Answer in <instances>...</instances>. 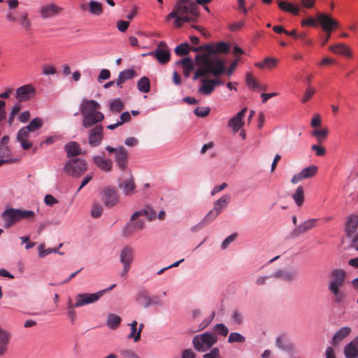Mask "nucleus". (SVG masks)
Listing matches in <instances>:
<instances>
[{"mask_svg":"<svg viewBox=\"0 0 358 358\" xmlns=\"http://www.w3.org/2000/svg\"><path fill=\"white\" fill-rule=\"evenodd\" d=\"M208 51L213 54L211 56L203 54L197 55L196 59L200 61V66L194 73L193 79L197 80L201 76H207L211 74L215 77L220 76L225 71V62L220 57L215 55L216 53H225L229 50V45L225 42H220L215 47L210 45H203L193 48L194 52Z\"/></svg>","mask_w":358,"mask_h":358,"instance_id":"obj_1","label":"nucleus"},{"mask_svg":"<svg viewBox=\"0 0 358 358\" xmlns=\"http://www.w3.org/2000/svg\"><path fill=\"white\" fill-rule=\"evenodd\" d=\"M210 0H178L173 10L167 15L166 20L175 19L176 27H180L185 22H196L199 18V13L196 3L203 5Z\"/></svg>","mask_w":358,"mask_h":358,"instance_id":"obj_2","label":"nucleus"},{"mask_svg":"<svg viewBox=\"0 0 358 358\" xmlns=\"http://www.w3.org/2000/svg\"><path fill=\"white\" fill-rule=\"evenodd\" d=\"M100 103L94 99H83L79 105V112L83 117L82 126L90 128L101 122L104 115L99 110Z\"/></svg>","mask_w":358,"mask_h":358,"instance_id":"obj_3","label":"nucleus"},{"mask_svg":"<svg viewBox=\"0 0 358 358\" xmlns=\"http://www.w3.org/2000/svg\"><path fill=\"white\" fill-rule=\"evenodd\" d=\"M231 200V196L229 194H224L214 203L213 209L210 210L208 214L197 224L192 227L191 231L196 232L205 227L208 224L217 218L220 213L224 210L229 205Z\"/></svg>","mask_w":358,"mask_h":358,"instance_id":"obj_4","label":"nucleus"},{"mask_svg":"<svg viewBox=\"0 0 358 358\" xmlns=\"http://www.w3.org/2000/svg\"><path fill=\"white\" fill-rule=\"evenodd\" d=\"M218 338L215 333L206 331L203 334L196 335L192 338L194 348L200 352L210 350L212 347L217 342Z\"/></svg>","mask_w":358,"mask_h":358,"instance_id":"obj_5","label":"nucleus"},{"mask_svg":"<svg viewBox=\"0 0 358 358\" xmlns=\"http://www.w3.org/2000/svg\"><path fill=\"white\" fill-rule=\"evenodd\" d=\"M115 284L110 285L108 288L99 290L94 293H80L76 296L74 307L79 308L86 305L92 304L98 301L103 294L115 287Z\"/></svg>","mask_w":358,"mask_h":358,"instance_id":"obj_6","label":"nucleus"},{"mask_svg":"<svg viewBox=\"0 0 358 358\" xmlns=\"http://www.w3.org/2000/svg\"><path fill=\"white\" fill-rule=\"evenodd\" d=\"M88 168L85 159L82 158H74L67 161L64 166V171L73 178L81 176Z\"/></svg>","mask_w":358,"mask_h":358,"instance_id":"obj_7","label":"nucleus"},{"mask_svg":"<svg viewBox=\"0 0 358 358\" xmlns=\"http://www.w3.org/2000/svg\"><path fill=\"white\" fill-rule=\"evenodd\" d=\"M105 150L108 152L109 154L114 153L115 161L116 166L122 171H124L127 168L129 153L128 151L123 147L119 146L117 148H113L110 145H106Z\"/></svg>","mask_w":358,"mask_h":358,"instance_id":"obj_8","label":"nucleus"},{"mask_svg":"<svg viewBox=\"0 0 358 358\" xmlns=\"http://www.w3.org/2000/svg\"><path fill=\"white\" fill-rule=\"evenodd\" d=\"M317 20L321 23L323 30L327 33V35L322 39V45H324L327 43L333 28L337 27L338 23L330 16L324 13L318 15Z\"/></svg>","mask_w":358,"mask_h":358,"instance_id":"obj_9","label":"nucleus"},{"mask_svg":"<svg viewBox=\"0 0 358 358\" xmlns=\"http://www.w3.org/2000/svg\"><path fill=\"white\" fill-rule=\"evenodd\" d=\"M101 194L103 202L106 207H113L120 202V196L115 187H106Z\"/></svg>","mask_w":358,"mask_h":358,"instance_id":"obj_10","label":"nucleus"},{"mask_svg":"<svg viewBox=\"0 0 358 358\" xmlns=\"http://www.w3.org/2000/svg\"><path fill=\"white\" fill-rule=\"evenodd\" d=\"M134 249L129 245H125L122 248L120 253V261L122 264L123 271L122 275H126L131 268V264L134 261Z\"/></svg>","mask_w":358,"mask_h":358,"instance_id":"obj_11","label":"nucleus"},{"mask_svg":"<svg viewBox=\"0 0 358 358\" xmlns=\"http://www.w3.org/2000/svg\"><path fill=\"white\" fill-rule=\"evenodd\" d=\"M145 227V222L144 220L139 217L130 220L122 229V236L129 237L136 231H142Z\"/></svg>","mask_w":358,"mask_h":358,"instance_id":"obj_12","label":"nucleus"},{"mask_svg":"<svg viewBox=\"0 0 358 358\" xmlns=\"http://www.w3.org/2000/svg\"><path fill=\"white\" fill-rule=\"evenodd\" d=\"M103 139V127L100 124H96L88 131V143L91 147H98Z\"/></svg>","mask_w":358,"mask_h":358,"instance_id":"obj_13","label":"nucleus"},{"mask_svg":"<svg viewBox=\"0 0 358 358\" xmlns=\"http://www.w3.org/2000/svg\"><path fill=\"white\" fill-rule=\"evenodd\" d=\"M92 162L98 169L103 172L108 173L113 170V161L105 157V153L103 151L100 152V155L92 156Z\"/></svg>","mask_w":358,"mask_h":358,"instance_id":"obj_14","label":"nucleus"},{"mask_svg":"<svg viewBox=\"0 0 358 358\" xmlns=\"http://www.w3.org/2000/svg\"><path fill=\"white\" fill-rule=\"evenodd\" d=\"M117 187L122 191L124 196H131L136 192L134 180L131 176L125 179H119Z\"/></svg>","mask_w":358,"mask_h":358,"instance_id":"obj_15","label":"nucleus"},{"mask_svg":"<svg viewBox=\"0 0 358 358\" xmlns=\"http://www.w3.org/2000/svg\"><path fill=\"white\" fill-rule=\"evenodd\" d=\"M147 55L155 56L162 64H166L170 60V53L164 42H160L154 51L150 52Z\"/></svg>","mask_w":358,"mask_h":358,"instance_id":"obj_16","label":"nucleus"},{"mask_svg":"<svg viewBox=\"0 0 358 358\" xmlns=\"http://www.w3.org/2000/svg\"><path fill=\"white\" fill-rule=\"evenodd\" d=\"M36 92V88L32 85H24L16 90L15 97L19 101L24 102L34 98Z\"/></svg>","mask_w":358,"mask_h":358,"instance_id":"obj_17","label":"nucleus"},{"mask_svg":"<svg viewBox=\"0 0 358 358\" xmlns=\"http://www.w3.org/2000/svg\"><path fill=\"white\" fill-rule=\"evenodd\" d=\"M275 344L280 350L283 352L293 353L294 351V345L287 334H282L278 336L275 338Z\"/></svg>","mask_w":358,"mask_h":358,"instance_id":"obj_18","label":"nucleus"},{"mask_svg":"<svg viewBox=\"0 0 358 358\" xmlns=\"http://www.w3.org/2000/svg\"><path fill=\"white\" fill-rule=\"evenodd\" d=\"M317 219H310L296 225V227L289 233L290 238H296L302 234L314 228L316 225Z\"/></svg>","mask_w":358,"mask_h":358,"instance_id":"obj_19","label":"nucleus"},{"mask_svg":"<svg viewBox=\"0 0 358 358\" xmlns=\"http://www.w3.org/2000/svg\"><path fill=\"white\" fill-rule=\"evenodd\" d=\"M317 166L310 165L303 169L299 173L294 174L291 180L293 184H296L301 180L308 179L315 176L317 172Z\"/></svg>","mask_w":358,"mask_h":358,"instance_id":"obj_20","label":"nucleus"},{"mask_svg":"<svg viewBox=\"0 0 358 358\" xmlns=\"http://www.w3.org/2000/svg\"><path fill=\"white\" fill-rule=\"evenodd\" d=\"M1 217L4 222V227L6 228L10 227L16 222L20 220L17 208H7L1 213Z\"/></svg>","mask_w":358,"mask_h":358,"instance_id":"obj_21","label":"nucleus"},{"mask_svg":"<svg viewBox=\"0 0 358 358\" xmlns=\"http://www.w3.org/2000/svg\"><path fill=\"white\" fill-rule=\"evenodd\" d=\"M331 280L328 283V287H343L345 282V272L344 270L337 268L330 273Z\"/></svg>","mask_w":358,"mask_h":358,"instance_id":"obj_22","label":"nucleus"},{"mask_svg":"<svg viewBox=\"0 0 358 358\" xmlns=\"http://www.w3.org/2000/svg\"><path fill=\"white\" fill-rule=\"evenodd\" d=\"M62 10V8L55 3H48L40 8L39 13L42 18L48 19L57 15Z\"/></svg>","mask_w":358,"mask_h":358,"instance_id":"obj_23","label":"nucleus"},{"mask_svg":"<svg viewBox=\"0 0 358 358\" xmlns=\"http://www.w3.org/2000/svg\"><path fill=\"white\" fill-rule=\"evenodd\" d=\"M30 132L29 130L26 129V127H24L17 134V141L20 143L24 150H28L32 147V143L28 141Z\"/></svg>","mask_w":358,"mask_h":358,"instance_id":"obj_24","label":"nucleus"},{"mask_svg":"<svg viewBox=\"0 0 358 358\" xmlns=\"http://www.w3.org/2000/svg\"><path fill=\"white\" fill-rule=\"evenodd\" d=\"M136 302L144 308H148L152 305H156L157 303L152 301L148 292L145 289H140L136 294Z\"/></svg>","mask_w":358,"mask_h":358,"instance_id":"obj_25","label":"nucleus"},{"mask_svg":"<svg viewBox=\"0 0 358 358\" xmlns=\"http://www.w3.org/2000/svg\"><path fill=\"white\" fill-rule=\"evenodd\" d=\"M297 276V271L293 269H280L271 275V277L280 278L286 282L294 280Z\"/></svg>","mask_w":358,"mask_h":358,"instance_id":"obj_26","label":"nucleus"},{"mask_svg":"<svg viewBox=\"0 0 358 358\" xmlns=\"http://www.w3.org/2000/svg\"><path fill=\"white\" fill-rule=\"evenodd\" d=\"M141 216H145L148 220L152 221L157 217V213L152 206L146 205L143 208L135 211L131 215V219L138 218Z\"/></svg>","mask_w":358,"mask_h":358,"instance_id":"obj_27","label":"nucleus"},{"mask_svg":"<svg viewBox=\"0 0 358 358\" xmlns=\"http://www.w3.org/2000/svg\"><path fill=\"white\" fill-rule=\"evenodd\" d=\"M10 334L0 327V357L5 355L8 349Z\"/></svg>","mask_w":358,"mask_h":358,"instance_id":"obj_28","label":"nucleus"},{"mask_svg":"<svg viewBox=\"0 0 358 358\" xmlns=\"http://www.w3.org/2000/svg\"><path fill=\"white\" fill-rule=\"evenodd\" d=\"M351 332L350 327H343L339 329L333 336L331 343L336 346L342 340L346 338Z\"/></svg>","mask_w":358,"mask_h":358,"instance_id":"obj_29","label":"nucleus"},{"mask_svg":"<svg viewBox=\"0 0 358 358\" xmlns=\"http://www.w3.org/2000/svg\"><path fill=\"white\" fill-rule=\"evenodd\" d=\"M205 77L206 76H202L203 78L201 80V85L198 88V93L208 96L214 91V88L211 83V79H206ZM200 78H201V76Z\"/></svg>","mask_w":358,"mask_h":358,"instance_id":"obj_30","label":"nucleus"},{"mask_svg":"<svg viewBox=\"0 0 358 358\" xmlns=\"http://www.w3.org/2000/svg\"><path fill=\"white\" fill-rule=\"evenodd\" d=\"M64 149L66 152V157L69 158L76 157L82 153L80 145L75 141H71L65 145Z\"/></svg>","mask_w":358,"mask_h":358,"instance_id":"obj_31","label":"nucleus"},{"mask_svg":"<svg viewBox=\"0 0 358 358\" xmlns=\"http://www.w3.org/2000/svg\"><path fill=\"white\" fill-rule=\"evenodd\" d=\"M134 76L135 71L133 69H126L120 71L116 82L117 87L122 88V84L127 80L132 79Z\"/></svg>","mask_w":358,"mask_h":358,"instance_id":"obj_32","label":"nucleus"},{"mask_svg":"<svg viewBox=\"0 0 358 358\" xmlns=\"http://www.w3.org/2000/svg\"><path fill=\"white\" fill-rule=\"evenodd\" d=\"M358 226V216L350 215L346 222L345 232L348 236H351L356 231Z\"/></svg>","mask_w":358,"mask_h":358,"instance_id":"obj_33","label":"nucleus"},{"mask_svg":"<svg viewBox=\"0 0 358 358\" xmlns=\"http://www.w3.org/2000/svg\"><path fill=\"white\" fill-rule=\"evenodd\" d=\"M278 7L282 10L290 13L294 15H297L299 13V8L298 6L286 1H279Z\"/></svg>","mask_w":358,"mask_h":358,"instance_id":"obj_34","label":"nucleus"},{"mask_svg":"<svg viewBox=\"0 0 358 358\" xmlns=\"http://www.w3.org/2000/svg\"><path fill=\"white\" fill-rule=\"evenodd\" d=\"M329 291L334 296V300L337 303L343 302L345 299V294L342 287H328Z\"/></svg>","mask_w":358,"mask_h":358,"instance_id":"obj_35","label":"nucleus"},{"mask_svg":"<svg viewBox=\"0 0 358 358\" xmlns=\"http://www.w3.org/2000/svg\"><path fill=\"white\" fill-rule=\"evenodd\" d=\"M124 105L120 98L110 99L108 102V109L110 112L118 113L124 109Z\"/></svg>","mask_w":358,"mask_h":358,"instance_id":"obj_36","label":"nucleus"},{"mask_svg":"<svg viewBox=\"0 0 358 358\" xmlns=\"http://www.w3.org/2000/svg\"><path fill=\"white\" fill-rule=\"evenodd\" d=\"M330 50L336 54L351 57L350 50L343 43H338L334 45H331L330 47Z\"/></svg>","mask_w":358,"mask_h":358,"instance_id":"obj_37","label":"nucleus"},{"mask_svg":"<svg viewBox=\"0 0 358 358\" xmlns=\"http://www.w3.org/2000/svg\"><path fill=\"white\" fill-rule=\"evenodd\" d=\"M122 318L120 316L110 313L107 317L106 324L110 329H116L119 327Z\"/></svg>","mask_w":358,"mask_h":358,"instance_id":"obj_38","label":"nucleus"},{"mask_svg":"<svg viewBox=\"0 0 358 358\" xmlns=\"http://www.w3.org/2000/svg\"><path fill=\"white\" fill-rule=\"evenodd\" d=\"M343 352L346 358H358V349L351 341L345 345Z\"/></svg>","mask_w":358,"mask_h":358,"instance_id":"obj_39","label":"nucleus"},{"mask_svg":"<svg viewBox=\"0 0 358 358\" xmlns=\"http://www.w3.org/2000/svg\"><path fill=\"white\" fill-rule=\"evenodd\" d=\"M181 62L183 67V75L188 78L194 68L193 62L191 58L185 57L182 59Z\"/></svg>","mask_w":358,"mask_h":358,"instance_id":"obj_40","label":"nucleus"},{"mask_svg":"<svg viewBox=\"0 0 358 358\" xmlns=\"http://www.w3.org/2000/svg\"><path fill=\"white\" fill-rule=\"evenodd\" d=\"M138 90L143 93H148L150 90V83L149 79L144 76L137 82Z\"/></svg>","mask_w":358,"mask_h":358,"instance_id":"obj_41","label":"nucleus"},{"mask_svg":"<svg viewBox=\"0 0 358 358\" xmlns=\"http://www.w3.org/2000/svg\"><path fill=\"white\" fill-rule=\"evenodd\" d=\"M137 324L138 323L136 320H134L131 324H129L131 328V331L127 336L129 339H134V342H138L141 339L139 332H138L137 329Z\"/></svg>","mask_w":358,"mask_h":358,"instance_id":"obj_42","label":"nucleus"},{"mask_svg":"<svg viewBox=\"0 0 358 358\" xmlns=\"http://www.w3.org/2000/svg\"><path fill=\"white\" fill-rule=\"evenodd\" d=\"M292 198L298 206H301L304 201V192L302 186H299L292 194Z\"/></svg>","mask_w":358,"mask_h":358,"instance_id":"obj_43","label":"nucleus"},{"mask_svg":"<svg viewBox=\"0 0 358 358\" xmlns=\"http://www.w3.org/2000/svg\"><path fill=\"white\" fill-rule=\"evenodd\" d=\"M245 337L238 332H231L228 336L227 342L229 343H243L245 342Z\"/></svg>","mask_w":358,"mask_h":358,"instance_id":"obj_44","label":"nucleus"},{"mask_svg":"<svg viewBox=\"0 0 358 358\" xmlns=\"http://www.w3.org/2000/svg\"><path fill=\"white\" fill-rule=\"evenodd\" d=\"M38 256L41 258L46 257L47 255L51 253H59V255H63V252H60L58 248H48L44 249V245L41 244L38 247Z\"/></svg>","mask_w":358,"mask_h":358,"instance_id":"obj_45","label":"nucleus"},{"mask_svg":"<svg viewBox=\"0 0 358 358\" xmlns=\"http://www.w3.org/2000/svg\"><path fill=\"white\" fill-rule=\"evenodd\" d=\"M43 124V120L40 117L34 118L29 124L26 126V129L29 130L31 132H34L37 129H39L42 127Z\"/></svg>","mask_w":358,"mask_h":358,"instance_id":"obj_46","label":"nucleus"},{"mask_svg":"<svg viewBox=\"0 0 358 358\" xmlns=\"http://www.w3.org/2000/svg\"><path fill=\"white\" fill-rule=\"evenodd\" d=\"M190 50H193V48L187 43H182L176 46L175 52L176 55L182 56L188 54Z\"/></svg>","mask_w":358,"mask_h":358,"instance_id":"obj_47","label":"nucleus"},{"mask_svg":"<svg viewBox=\"0 0 358 358\" xmlns=\"http://www.w3.org/2000/svg\"><path fill=\"white\" fill-rule=\"evenodd\" d=\"M90 12L95 15H100L102 12V5L101 3L96 1H90L89 3Z\"/></svg>","mask_w":358,"mask_h":358,"instance_id":"obj_48","label":"nucleus"},{"mask_svg":"<svg viewBox=\"0 0 358 358\" xmlns=\"http://www.w3.org/2000/svg\"><path fill=\"white\" fill-rule=\"evenodd\" d=\"M328 132L329 130L327 128L316 129L312 131V135L317 138L319 143H321L327 138Z\"/></svg>","mask_w":358,"mask_h":358,"instance_id":"obj_49","label":"nucleus"},{"mask_svg":"<svg viewBox=\"0 0 358 358\" xmlns=\"http://www.w3.org/2000/svg\"><path fill=\"white\" fill-rule=\"evenodd\" d=\"M10 151L8 146L0 145V165L9 161Z\"/></svg>","mask_w":358,"mask_h":358,"instance_id":"obj_50","label":"nucleus"},{"mask_svg":"<svg viewBox=\"0 0 358 358\" xmlns=\"http://www.w3.org/2000/svg\"><path fill=\"white\" fill-rule=\"evenodd\" d=\"M215 316V311L211 312V313L204 318L203 321L199 324L197 331H202L205 329L206 327H208L210 324L213 322L214 317Z\"/></svg>","mask_w":358,"mask_h":358,"instance_id":"obj_51","label":"nucleus"},{"mask_svg":"<svg viewBox=\"0 0 358 358\" xmlns=\"http://www.w3.org/2000/svg\"><path fill=\"white\" fill-rule=\"evenodd\" d=\"M244 122L232 117L228 122V127L232 128L234 133H236L243 126Z\"/></svg>","mask_w":358,"mask_h":358,"instance_id":"obj_52","label":"nucleus"},{"mask_svg":"<svg viewBox=\"0 0 358 358\" xmlns=\"http://www.w3.org/2000/svg\"><path fill=\"white\" fill-rule=\"evenodd\" d=\"M18 213L20 220L23 219L34 220L35 213L33 210L18 209Z\"/></svg>","mask_w":358,"mask_h":358,"instance_id":"obj_53","label":"nucleus"},{"mask_svg":"<svg viewBox=\"0 0 358 358\" xmlns=\"http://www.w3.org/2000/svg\"><path fill=\"white\" fill-rule=\"evenodd\" d=\"M231 320L233 324L241 325L243 322V317L238 310H234L231 315Z\"/></svg>","mask_w":358,"mask_h":358,"instance_id":"obj_54","label":"nucleus"},{"mask_svg":"<svg viewBox=\"0 0 358 358\" xmlns=\"http://www.w3.org/2000/svg\"><path fill=\"white\" fill-rule=\"evenodd\" d=\"M245 81L247 85L252 89L259 87L260 89L265 90L264 88L261 87V86L258 84L257 81L253 78V76L250 73H248L246 74Z\"/></svg>","mask_w":358,"mask_h":358,"instance_id":"obj_55","label":"nucleus"},{"mask_svg":"<svg viewBox=\"0 0 358 358\" xmlns=\"http://www.w3.org/2000/svg\"><path fill=\"white\" fill-rule=\"evenodd\" d=\"M214 331L218 335L226 336L229 334L228 327L223 323H219L214 326Z\"/></svg>","mask_w":358,"mask_h":358,"instance_id":"obj_56","label":"nucleus"},{"mask_svg":"<svg viewBox=\"0 0 358 358\" xmlns=\"http://www.w3.org/2000/svg\"><path fill=\"white\" fill-rule=\"evenodd\" d=\"M210 111V108L208 106L206 107H197L194 109V114L197 117H206Z\"/></svg>","mask_w":358,"mask_h":358,"instance_id":"obj_57","label":"nucleus"},{"mask_svg":"<svg viewBox=\"0 0 358 358\" xmlns=\"http://www.w3.org/2000/svg\"><path fill=\"white\" fill-rule=\"evenodd\" d=\"M20 110V105L19 103H16L13 105L11 108V110L8 117V124L11 125L14 121L15 115L18 113Z\"/></svg>","mask_w":358,"mask_h":358,"instance_id":"obj_58","label":"nucleus"},{"mask_svg":"<svg viewBox=\"0 0 358 358\" xmlns=\"http://www.w3.org/2000/svg\"><path fill=\"white\" fill-rule=\"evenodd\" d=\"M103 212V207L98 203H94L91 210V215L94 218H98L101 217Z\"/></svg>","mask_w":358,"mask_h":358,"instance_id":"obj_59","label":"nucleus"},{"mask_svg":"<svg viewBox=\"0 0 358 358\" xmlns=\"http://www.w3.org/2000/svg\"><path fill=\"white\" fill-rule=\"evenodd\" d=\"M203 358H222L218 348L215 347L210 349V352L203 356Z\"/></svg>","mask_w":358,"mask_h":358,"instance_id":"obj_60","label":"nucleus"},{"mask_svg":"<svg viewBox=\"0 0 358 358\" xmlns=\"http://www.w3.org/2000/svg\"><path fill=\"white\" fill-rule=\"evenodd\" d=\"M315 90L311 87H308L304 95L302 96L301 101L302 103H306V101H309L312 96L315 94Z\"/></svg>","mask_w":358,"mask_h":358,"instance_id":"obj_61","label":"nucleus"},{"mask_svg":"<svg viewBox=\"0 0 358 358\" xmlns=\"http://www.w3.org/2000/svg\"><path fill=\"white\" fill-rule=\"evenodd\" d=\"M123 358H140L137 354L130 349H124L120 351Z\"/></svg>","mask_w":358,"mask_h":358,"instance_id":"obj_62","label":"nucleus"},{"mask_svg":"<svg viewBox=\"0 0 358 358\" xmlns=\"http://www.w3.org/2000/svg\"><path fill=\"white\" fill-rule=\"evenodd\" d=\"M237 234H233L227 237L222 243L221 248L222 250H225L230 243H231L236 238Z\"/></svg>","mask_w":358,"mask_h":358,"instance_id":"obj_63","label":"nucleus"},{"mask_svg":"<svg viewBox=\"0 0 358 358\" xmlns=\"http://www.w3.org/2000/svg\"><path fill=\"white\" fill-rule=\"evenodd\" d=\"M44 202L48 206H53L59 203L58 200L51 194H47L45 196Z\"/></svg>","mask_w":358,"mask_h":358,"instance_id":"obj_64","label":"nucleus"}]
</instances>
